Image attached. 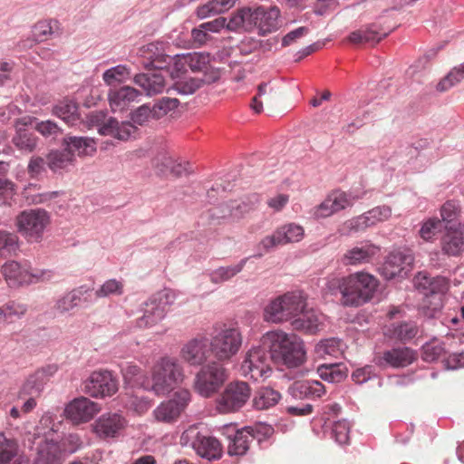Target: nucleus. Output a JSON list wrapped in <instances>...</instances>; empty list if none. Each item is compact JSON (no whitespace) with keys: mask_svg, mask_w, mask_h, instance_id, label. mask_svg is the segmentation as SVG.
<instances>
[{"mask_svg":"<svg viewBox=\"0 0 464 464\" xmlns=\"http://www.w3.org/2000/svg\"><path fill=\"white\" fill-rule=\"evenodd\" d=\"M378 287V280L366 272H355L346 276L329 275L325 277L324 290L332 295H342V304L359 306L369 302Z\"/></svg>","mask_w":464,"mask_h":464,"instance_id":"1","label":"nucleus"},{"mask_svg":"<svg viewBox=\"0 0 464 464\" xmlns=\"http://www.w3.org/2000/svg\"><path fill=\"white\" fill-rule=\"evenodd\" d=\"M261 343L275 363L296 368L305 361L304 342L294 334L281 330L268 331L262 336Z\"/></svg>","mask_w":464,"mask_h":464,"instance_id":"2","label":"nucleus"},{"mask_svg":"<svg viewBox=\"0 0 464 464\" xmlns=\"http://www.w3.org/2000/svg\"><path fill=\"white\" fill-rule=\"evenodd\" d=\"M151 379L144 388L156 395H167L179 387L185 379L184 368L176 357L165 355L151 367Z\"/></svg>","mask_w":464,"mask_h":464,"instance_id":"3","label":"nucleus"},{"mask_svg":"<svg viewBox=\"0 0 464 464\" xmlns=\"http://www.w3.org/2000/svg\"><path fill=\"white\" fill-rule=\"evenodd\" d=\"M176 295L170 289H164L154 295L143 308V315L138 319V326L150 330L154 334H163L168 331L165 324L167 307L171 305Z\"/></svg>","mask_w":464,"mask_h":464,"instance_id":"4","label":"nucleus"},{"mask_svg":"<svg viewBox=\"0 0 464 464\" xmlns=\"http://www.w3.org/2000/svg\"><path fill=\"white\" fill-rule=\"evenodd\" d=\"M306 306L305 299L297 293H286L271 300L264 309V320L281 324L300 314Z\"/></svg>","mask_w":464,"mask_h":464,"instance_id":"5","label":"nucleus"},{"mask_svg":"<svg viewBox=\"0 0 464 464\" xmlns=\"http://www.w3.org/2000/svg\"><path fill=\"white\" fill-rule=\"evenodd\" d=\"M227 376L225 368L217 362L203 365L196 374L194 388L200 395L209 397L223 385Z\"/></svg>","mask_w":464,"mask_h":464,"instance_id":"6","label":"nucleus"},{"mask_svg":"<svg viewBox=\"0 0 464 464\" xmlns=\"http://www.w3.org/2000/svg\"><path fill=\"white\" fill-rule=\"evenodd\" d=\"M392 216V208L388 206H378L363 213L346 220L340 229L342 235H352L364 231L380 222L386 221Z\"/></svg>","mask_w":464,"mask_h":464,"instance_id":"7","label":"nucleus"},{"mask_svg":"<svg viewBox=\"0 0 464 464\" xmlns=\"http://www.w3.org/2000/svg\"><path fill=\"white\" fill-rule=\"evenodd\" d=\"M304 237V229L302 226L295 223L283 225L275 230L272 235L265 237L260 241L258 249L261 252L258 253V256L270 252L277 246L300 242Z\"/></svg>","mask_w":464,"mask_h":464,"instance_id":"8","label":"nucleus"},{"mask_svg":"<svg viewBox=\"0 0 464 464\" xmlns=\"http://www.w3.org/2000/svg\"><path fill=\"white\" fill-rule=\"evenodd\" d=\"M48 223L49 216L43 209L24 210L16 217L18 232L29 240H39Z\"/></svg>","mask_w":464,"mask_h":464,"instance_id":"9","label":"nucleus"},{"mask_svg":"<svg viewBox=\"0 0 464 464\" xmlns=\"http://www.w3.org/2000/svg\"><path fill=\"white\" fill-rule=\"evenodd\" d=\"M266 350L264 346L254 347L246 353L239 368L244 377L257 381L270 376L272 369L267 362Z\"/></svg>","mask_w":464,"mask_h":464,"instance_id":"10","label":"nucleus"},{"mask_svg":"<svg viewBox=\"0 0 464 464\" xmlns=\"http://www.w3.org/2000/svg\"><path fill=\"white\" fill-rule=\"evenodd\" d=\"M190 398L191 395L189 392L186 390L175 393L172 399L162 401L153 411L155 420L166 424L177 421L188 405Z\"/></svg>","mask_w":464,"mask_h":464,"instance_id":"11","label":"nucleus"},{"mask_svg":"<svg viewBox=\"0 0 464 464\" xmlns=\"http://www.w3.org/2000/svg\"><path fill=\"white\" fill-rule=\"evenodd\" d=\"M210 354L209 340L202 335L187 341L179 352L181 360L191 367L203 366Z\"/></svg>","mask_w":464,"mask_h":464,"instance_id":"12","label":"nucleus"},{"mask_svg":"<svg viewBox=\"0 0 464 464\" xmlns=\"http://www.w3.org/2000/svg\"><path fill=\"white\" fill-rule=\"evenodd\" d=\"M414 257L409 250H395L388 255L382 267L386 279L404 277L413 265Z\"/></svg>","mask_w":464,"mask_h":464,"instance_id":"13","label":"nucleus"},{"mask_svg":"<svg viewBox=\"0 0 464 464\" xmlns=\"http://www.w3.org/2000/svg\"><path fill=\"white\" fill-rule=\"evenodd\" d=\"M83 391L92 397L111 396L118 391V384L110 372H94L84 382Z\"/></svg>","mask_w":464,"mask_h":464,"instance_id":"14","label":"nucleus"},{"mask_svg":"<svg viewBox=\"0 0 464 464\" xmlns=\"http://www.w3.org/2000/svg\"><path fill=\"white\" fill-rule=\"evenodd\" d=\"M101 411L100 406L85 397H79L70 401L65 409L64 414L73 423L87 422Z\"/></svg>","mask_w":464,"mask_h":464,"instance_id":"15","label":"nucleus"},{"mask_svg":"<svg viewBox=\"0 0 464 464\" xmlns=\"http://www.w3.org/2000/svg\"><path fill=\"white\" fill-rule=\"evenodd\" d=\"M274 430L272 426L264 424L257 427L256 430L253 427L246 426L237 430L234 434V455H244L249 449L250 443L257 438L258 440L261 439L258 437L262 434L264 437H269L272 435Z\"/></svg>","mask_w":464,"mask_h":464,"instance_id":"16","label":"nucleus"},{"mask_svg":"<svg viewBox=\"0 0 464 464\" xmlns=\"http://www.w3.org/2000/svg\"><path fill=\"white\" fill-rule=\"evenodd\" d=\"M380 248L370 243L362 242L345 251L341 257L343 266H361L371 263L374 256L378 254Z\"/></svg>","mask_w":464,"mask_h":464,"instance_id":"17","label":"nucleus"},{"mask_svg":"<svg viewBox=\"0 0 464 464\" xmlns=\"http://www.w3.org/2000/svg\"><path fill=\"white\" fill-rule=\"evenodd\" d=\"M63 457V450L57 441L53 440H44L37 444L33 463L62 464Z\"/></svg>","mask_w":464,"mask_h":464,"instance_id":"18","label":"nucleus"},{"mask_svg":"<svg viewBox=\"0 0 464 464\" xmlns=\"http://www.w3.org/2000/svg\"><path fill=\"white\" fill-rule=\"evenodd\" d=\"M414 284L416 288L426 297L443 295L449 289L448 280L444 276L430 277L425 273H419Z\"/></svg>","mask_w":464,"mask_h":464,"instance_id":"19","label":"nucleus"},{"mask_svg":"<svg viewBox=\"0 0 464 464\" xmlns=\"http://www.w3.org/2000/svg\"><path fill=\"white\" fill-rule=\"evenodd\" d=\"M124 419L117 414H103L93 423V431L101 439L114 438L124 428Z\"/></svg>","mask_w":464,"mask_h":464,"instance_id":"20","label":"nucleus"},{"mask_svg":"<svg viewBox=\"0 0 464 464\" xmlns=\"http://www.w3.org/2000/svg\"><path fill=\"white\" fill-rule=\"evenodd\" d=\"M185 63L194 72H203L205 82H212L218 79V72L214 71L210 65V56L208 53H186Z\"/></svg>","mask_w":464,"mask_h":464,"instance_id":"21","label":"nucleus"},{"mask_svg":"<svg viewBox=\"0 0 464 464\" xmlns=\"http://www.w3.org/2000/svg\"><path fill=\"white\" fill-rule=\"evenodd\" d=\"M154 167L161 174L170 173L177 178L187 176L191 172L188 162L175 160L169 154L158 155L154 160Z\"/></svg>","mask_w":464,"mask_h":464,"instance_id":"22","label":"nucleus"},{"mask_svg":"<svg viewBox=\"0 0 464 464\" xmlns=\"http://www.w3.org/2000/svg\"><path fill=\"white\" fill-rule=\"evenodd\" d=\"M141 53L147 60L143 63L146 68H153L160 72L167 69L172 63V57L165 54L162 51V46L159 44H148L142 47Z\"/></svg>","mask_w":464,"mask_h":464,"instance_id":"23","label":"nucleus"},{"mask_svg":"<svg viewBox=\"0 0 464 464\" xmlns=\"http://www.w3.org/2000/svg\"><path fill=\"white\" fill-rule=\"evenodd\" d=\"M416 359L415 353L408 347H398L385 351L379 359V364L393 368H402L411 364Z\"/></svg>","mask_w":464,"mask_h":464,"instance_id":"24","label":"nucleus"},{"mask_svg":"<svg viewBox=\"0 0 464 464\" xmlns=\"http://www.w3.org/2000/svg\"><path fill=\"white\" fill-rule=\"evenodd\" d=\"M28 122L25 119L15 121V135L13 137V144L21 151L31 153L37 146V137L26 128Z\"/></svg>","mask_w":464,"mask_h":464,"instance_id":"25","label":"nucleus"},{"mask_svg":"<svg viewBox=\"0 0 464 464\" xmlns=\"http://www.w3.org/2000/svg\"><path fill=\"white\" fill-rule=\"evenodd\" d=\"M212 352L219 361L228 360L232 355V328L221 329L209 342Z\"/></svg>","mask_w":464,"mask_h":464,"instance_id":"26","label":"nucleus"},{"mask_svg":"<svg viewBox=\"0 0 464 464\" xmlns=\"http://www.w3.org/2000/svg\"><path fill=\"white\" fill-rule=\"evenodd\" d=\"M133 82L142 88L148 96L161 92L166 85L165 77L159 71L138 73L134 76Z\"/></svg>","mask_w":464,"mask_h":464,"instance_id":"27","label":"nucleus"},{"mask_svg":"<svg viewBox=\"0 0 464 464\" xmlns=\"http://www.w3.org/2000/svg\"><path fill=\"white\" fill-rule=\"evenodd\" d=\"M140 92L133 87L123 86L109 92V102L113 111H122L137 101Z\"/></svg>","mask_w":464,"mask_h":464,"instance_id":"28","label":"nucleus"},{"mask_svg":"<svg viewBox=\"0 0 464 464\" xmlns=\"http://www.w3.org/2000/svg\"><path fill=\"white\" fill-rule=\"evenodd\" d=\"M289 394L295 399L320 398L324 394V386L316 380L295 382L288 389Z\"/></svg>","mask_w":464,"mask_h":464,"instance_id":"29","label":"nucleus"},{"mask_svg":"<svg viewBox=\"0 0 464 464\" xmlns=\"http://www.w3.org/2000/svg\"><path fill=\"white\" fill-rule=\"evenodd\" d=\"M257 13L260 14L257 15L256 28L260 35H266L279 28L280 10L277 6H271L267 10L263 6H258Z\"/></svg>","mask_w":464,"mask_h":464,"instance_id":"30","label":"nucleus"},{"mask_svg":"<svg viewBox=\"0 0 464 464\" xmlns=\"http://www.w3.org/2000/svg\"><path fill=\"white\" fill-rule=\"evenodd\" d=\"M56 371V365H49L46 368H43L42 370L37 371L34 374L30 375L23 384L20 391V395H28L32 397L40 396L45 384V374H52Z\"/></svg>","mask_w":464,"mask_h":464,"instance_id":"31","label":"nucleus"},{"mask_svg":"<svg viewBox=\"0 0 464 464\" xmlns=\"http://www.w3.org/2000/svg\"><path fill=\"white\" fill-rule=\"evenodd\" d=\"M299 315L300 317L292 321L293 328L309 334H314L319 331L324 318L321 313L314 309L305 310V307Z\"/></svg>","mask_w":464,"mask_h":464,"instance_id":"32","label":"nucleus"},{"mask_svg":"<svg viewBox=\"0 0 464 464\" xmlns=\"http://www.w3.org/2000/svg\"><path fill=\"white\" fill-rule=\"evenodd\" d=\"M137 130V127L130 121L119 122L114 118H110L102 124L98 131L102 135H110L120 140H127Z\"/></svg>","mask_w":464,"mask_h":464,"instance_id":"33","label":"nucleus"},{"mask_svg":"<svg viewBox=\"0 0 464 464\" xmlns=\"http://www.w3.org/2000/svg\"><path fill=\"white\" fill-rule=\"evenodd\" d=\"M197 454L207 459H217L221 457L222 450L218 440L198 434L192 442Z\"/></svg>","mask_w":464,"mask_h":464,"instance_id":"34","label":"nucleus"},{"mask_svg":"<svg viewBox=\"0 0 464 464\" xmlns=\"http://www.w3.org/2000/svg\"><path fill=\"white\" fill-rule=\"evenodd\" d=\"M388 35V33L378 24H372L352 32L349 36V42L353 44L371 43L376 44Z\"/></svg>","mask_w":464,"mask_h":464,"instance_id":"35","label":"nucleus"},{"mask_svg":"<svg viewBox=\"0 0 464 464\" xmlns=\"http://www.w3.org/2000/svg\"><path fill=\"white\" fill-rule=\"evenodd\" d=\"M2 274L11 286L28 285V266L9 261L2 266Z\"/></svg>","mask_w":464,"mask_h":464,"instance_id":"36","label":"nucleus"},{"mask_svg":"<svg viewBox=\"0 0 464 464\" xmlns=\"http://www.w3.org/2000/svg\"><path fill=\"white\" fill-rule=\"evenodd\" d=\"M441 239L442 252L448 256H457L464 250V237L457 229L448 228Z\"/></svg>","mask_w":464,"mask_h":464,"instance_id":"37","label":"nucleus"},{"mask_svg":"<svg viewBox=\"0 0 464 464\" xmlns=\"http://www.w3.org/2000/svg\"><path fill=\"white\" fill-rule=\"evenodd\" d=\"M257 7H243L237 10L234 14V31L242 30L245 32L253 31L257 23Z\"/></svg>","mask_w":464,"mask_h":464,"instance_id":"38","label":"nucleus"},{"mask_svg":"<svg viewBox=\"0 0 464 464\" xmlns=\"http://www.w3.org/2000/svg\"><path fill=\"white\" fill-rule=\"evenodd\" d=\"M280 399L281 394L279 392L270 387H264L256 392L252 403L256 410L264 411L276 405Z\"/></svg>","mask_w":464,"mask_h":464,"instance_id":"39","label":"nucleus"},{"mask_svg":"<svg viewBox=\"0 0 464 464\" xmlns=\"http://www.w3.org/2000/svg\"><path fill=\"white\" fill-rule=\"evenodd\" d=\"M63 144L72 155L74 152L80 156L91 155L96 150L94 140L90 138L69 136L63 139Z\"/></svg>","mask_w":464,"mask_h":464,"instance_id":"40","label":"nucleus"},{"mask_svg":"<svg viewBox=\"0 0 464 464\" xmlns=\"http://www.w3.org/2000/svg\"><path fill=\"white\" fill-rule=\"evenodd\" d=\"M317 373L324 381L338 383L347 377L348 370L343 363H325L317 368Z\"/></svg>","mask_w":464,"mask_h":464,"instance_id":"41","label":"nucleus"},{"mask_svg":"<svg viewBox=\"0 0 464 464\" xmlns=\"http://www.w3.org/2000/svg\"><path fill=\"white\" fill-rule=\"evenodd\" d=\"M88 291L89 289L85 286H80L79 288L67 293L57 301L55 304L56 310L62 314L72 310L80 304L82 296L87 294Z\"/></svg>","mask_w":464,"mask_h":464,"instance_id":"42","label":"nucleus"},{"mask_svg":"<svg viewBox=\"0 0 464 464\" xmlns=\"http://www.w3.org/2000/svg\"><path fill=\"white\" fill-rule=\"evenodd\" d=\"M53 113L70 125L75 124L79 120L77 104L69 100H64L56 104L53 109Z\"/></svg>","mask_w":464,"mask_h":464,"instance_id":"43","label":"nucleus"},{"mask_svg":"<svg viewBox=\"0 0 464 464\" xmlns=\"http://www.w3.org/2000/svg\"><path fill=\"white\" fill-rule=\"evenodd\" d=\"M232 8V0H213L197 8L196 14L199 19H206L215 14H222Z\"/></svg>","mask_w":464,"mask_h":464,"instance_id":"44","label":"nucleus"},{"mask_svg":"<svg viewBox=\"0 0 464 464\" xmlns=\"http://www.w3.org/2000/svg\"><path fill=\"white\" fill-rule=\"evenodd\" d=\"M344 344L338 338H328L319 342L315 346V353L320 357L326 355L338 357L343 353Z\"/></svg>","mask_w":464,"mask_h":464,"instance_id":"45","label":"nucleus"},{"mask_svg":"<svg viewBox=\"0 0 464 464\" xmlns=\"http://www.w3.org/2000/svg\"><path fill=\"white\" fill-rule=\"evenodd\" d=\"M72 154L70 150H67L66 148L62 151H52L47 156L48 167L53 171H57L67 167L72 162Z\"/></svg>","mask_w":464,"mask_h":464,"instance_id":"46","label":"nucleus"},{"mask_svg":"<svg viewBox=\"0 0 464 464\" xmlns=\"http://www.w3.org/2000/svg\"><path fill=\"white\" fill-rule=\"evenodd\" d=\"M392 337L400 341H408L414 338L418 333L417 326L411 323H401L392 324L389 329Z\"/></svg>","mask_w":464,"mask_h":464,"instance_id":"47","label":"nucleus"},{"mask_svg":"<svg viewBox=\"0 0 464 464\" xmlns=\"http://www.w3.org/2000/svg\"><path fill=\"white\" fill-rule=\"evenodd\" d=\"M123 283L116 279L105 281L94 293L96 298H107L111 295H121L123 293Z\"/></svg>","mask_w":464,"mask_h":464,"instance_id":"48","label":"nucleus"},{"mask_svg":"<svg viewBox=\"0 0 464 464\" xmlns=\"http://www.w3.org/2000/svg\"><path fill=\"white\" fill-rule=\"evenodd\" d=\"M327 198H329L331 207H333L335 213L352 207L357 199V198L339 190L333 191L327 196Z\"/></svg>","mask_w":464,"mask_h":464,"instance_id":"49","label":"nucleus"},{"mask_svg":"<svg viewBox=\"0 0 464 464\" xmlns=\"http://www.w3.org/2000/svg\"><path fill=\"white\" fill-rule=\"evenodd\" d=\"M179 105L176 98L162 97L152 107V118L160 119L169 111H174Z\"/></svg>","mask_w":464,"mask_h":464,"instance_id":"50","label":"nucleus"},{"mask_svg":"<svg viewBox=\"0 0 464 464\" xmlns=\"http://www.w3.org/2000/svg\"><path fill=\"white\" fill-rule=\"evenodd\" d=\"M441 220L438 218H430L425 220L419 231L420 237L425 241H432L441 230Z\"/></svg>","mask_w":464,"mask_h":464,"instance_id":"51","label":"nucleus"},{"mask_svg":"<svg viewBox=\"0 0 464 464\" xmlns=\"http://www.w3.org/2000/svg\"><path fill=\"white\" fill-rule=\"evenodd\" d=\"M464 80V74L459 71V69L455 66L453 67L448 74L443 77L436 86V89L440 92H444L457 85L460 82Z\"/></svg>","mask_w":464,"mask_h":464,"instance_id":"52","label":"nucleus"},{"mask_svg":"<svg viewBox=\"0 0 464 464\" xmlns=\"http://www.w3.org/2000/svg\"><path fill=\"white\" fill-rule=\"evenodd\" d=\"M351 425L346 420L335 421L332 427V437L340 444H348L350 440Z\"/></svg>","mask_w":464,"mask_h":464,"instance_id":"53","label":"nucleus"},{"mask_svg":"<svg viewBox=\"0 0 464 464\" xmlns=\"http://www.w3.org/2000/svg\"><path fill=\"white\" fill-rule=\"evenodd\" d=\"M251 390L245 382H234V411L241 408L250 398Z\"/></svg>","mask_w":464,"mask_h":464,"instance_id":"54","label":"nucleus"},{"mask_svg":"<svg viewBox=\"0 0 464 464\" xmlns=\"http://www.w3.org/2000/svg\"><path fill=\"white\" fill-rule=\"evenodd\" d=\"M16 455V445L14 441L0 433V464H6Z\"/></svg>","mask_w":464,"mask_h":464,"instance_id":"55","label":"nucleus"},{"mask_svg":"<svg viewBox=\"0 0 464 464\" xmlns=\"http://www.w3.org/2000/svg\"><path fill=\"white\" fill-rule=\"evenodd\" d=\"M444 353L442 343L433 341L427 343L422 347V359L426 362H434L438 360Z\"/></svg>","mask_w":464,"mask_h":464,"instance_id":"56","label":"nucleus"},{"mask_svg":"<svg viewBox=\"0 0 464 464\" xmlns=\"http://www.w3.org/2000/svg\"><path fill=\"white\" fill-rule=\"evenodd\" d=\"M129 75L130 72L126 66L117 65L103 73V80L108 85H111L116 82L124 81Z\"/></svg>","mask_w":464,"mask_h":464,"instance_id":"57","label":"nucleus"},{"mask_svg":"<svg viewBox=\"0 0 464 464\" xmlns=\"http://www.w3.org/2000/svg\"><path fill=\"white\" fill-rule=\"evenodd\" d=\"M216 409L221 414H227L232 411V383H229L217 399Z\"/></svg>","mask_w":464,"mask_h":464,"instance_id":"58","label":"nucleus"},{"mask_svg":"<svg viewBox=\"0 0 464 464\" xmlns=\"http://www.w3.org/2000/svg\"><path fill=\"white\" fill-rule=\"evenodd\" d=\"M33 36L36 42H43L53 34L51 21H40L33 27Z\"/></svg>","mask_w":464,"mask_h":464,"instance_id":"59","label":"nucleus"},{"mask_svg":"<svg viewBox=\"0 0 464 464\" xmlns=\"http://www.w3.org/2000/svg\"><path fill=\"white\" fill-rule=\"evenodd\" d=\"M202 82H205L203 79L191 78L186 81H180L175 83V89L179 93L188 95L194 93L198 89L200 88Z\"/></svg>","mask_w":464,"mask_h":464,"instance_id":"60","label":"nucleus"},{"mask_svg":"<svg viewBox=\"0 0 464 464\" xmlns=\"http://www.w3.org/2000/svg\"><path fill=\"white\" fill-rule=\"evenodd\" d=\"M231 23L232 18L228 21L226 17L219 16L213 21L202 23L201 28L205 29L208 34L209 33H218L221 29L227 28V30H231Z\"/></svg>","mask_w":464,"mask_h":464,"instance_id":"61","label":"nucleus"},{"mask_svg":"<svg viewBox=\"0 0 464 464\" xmlns=\"http://www.w3.org/2000/svg\"><path fill=\"white\" fill-rule=\"evenodd\" d=\"M374 377H376V372L372 365L358 368L352 373V380L357 384H363Z\"/></svg>","mask_w":464,"mask_h":464,"instance_id":"62","label":"nucleus"},{"mask_svg":"<svg viewBox=\"0 0 464 464\" xmlns=\"http://www.w3.org/2000/svg\"><path fill=\"white\" fill-rule=\"evenodd\" d=\"M150 118H152V108L150 109L147 105H142L131 113L130 122L133 125L137 124L142 126L147 123Z\"/></svg>","mask_w":464,"mask_h":464,"instance_id":"63","label":"nucleus"},{"mask_svg":"<svg viewBox=\"0 0 464 464\" xmlns=\"http://www.w3.org/2000/svg\"><path fill=\"white\" fill-rule=\"evenodd\" d=\"M7 319L21 318L27 312V306L24 304L11 301L3 305Z\"/></svg>","mask_w":464,"mask_h":464,"instance_id":"64","label":"nucleus"}]
</instances>
